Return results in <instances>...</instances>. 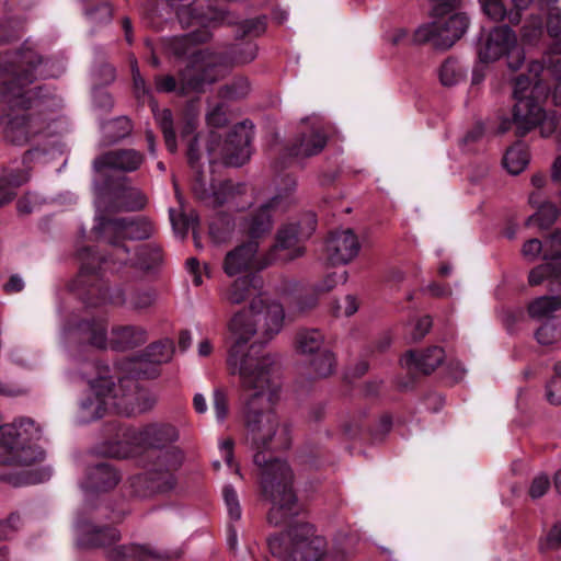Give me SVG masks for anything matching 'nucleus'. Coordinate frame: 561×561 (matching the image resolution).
Returning a JSON list of instances; mask_svg holds the SVG:
<instances>
[{
    "mask_svg": "<svg viewBox=\"0 0 561 561\" xmlns=\"http://www.w3.org/2000/svg\"><path fill=\"white\" fill-rule=\"evenodd\" d=\"M291 547L286 561H320L327 551V541L317 536L309 524L295 526L290 531Z\"/></svg>",
    "mask_w": 561,
    "mask_h": 561,
    "instance_id": "obj_12",
    "label": "nucleus"
},
{
    "mask_svg": "<svg viewBox=\"0 0 561 561\" xmlns=\"http://www.w3.org/2000/svg\"><path fill=\"white\" fill-rule=\"evenodd\" d=\"M278 198L273 197L267 204L262 205L248 220L247 232L252 240L268 233L272 229V210Z\"/></svg>",
    "mask_w": 561,
    "mask_h": 561,
    "instance_id": "obj_27",
    "label": "nucleus"
},
{
    "mask_svg": "<svg viewBox=\"0 0 561 561\" xmlns=\"http://www.w3.org/2000/svg\"><path fill=\"white\" fill-rule=\"evenodd\" d=\"M515 45V33L506 25L496 26L479 48V58L483 62L495 61L506 55Z\"/></svg>",
    "mask_w": 561,
    "mask_h": 561,
    "instance_id": "obj_19",
    "label": "nucleus"
},
{
    "mask_svg": "<svg viewBox=\"0 0 561 561\" xmlns=\"http://www.w3.org/2000/svg\"><path fill=\"white\" fill-rule=\"evenodd\" d=\"M154 301L153 293L149 290H138L131 294L129 304L134 309L142 310L149 308Z\"/></svg>",
    "mask_w": 561,
    "mask_h": 561,
    "instance_id": "obj_48",
    "label": "nucleus"
},
{
    "mask_svg": "<svg viewBox=\"0 0 561 561\" xmlns=\"http://www.w3.org/2000/svg\"><path fill=\"white\" fill-rule=\"evenodd\" d=\"M263 280L256 275H245L233 280L222 293L221 299L230 305H241L250 301L262 291Z\"/></svg>",
    "mask_w": 561,
    "mask_h": 561,
    "instance_id": "obj_21",
    "label": "nucleus"
},
{
    "mask_svg": "<svg viewBox=\"0 0 561 561\" xmlns=\"http://www.w3.org/2000/svg\"><path fill=\"white\" fill-rule=\"evenodd\" d=\"M219 448H220L221 457L224 458L225 462L229 467H234V472L237 474L241 476L239 466L234 465V462H233V442H232V439H229V438L224 439L220 443Z\"/></svg>",
    "mask_w": 561,
    "mask_h": 561,
    "instance_id": "obj_58",
    "label": "nucleus"
},
{
    "mask_svg": "<svg viewBox=\"0 0 561 561\" xmlns=\"http://www.w3.org/2000/svg\"><path fill=\"white\" fill-rule=\"evenodd\" d=\"M41 436L32 419H20L0 427V465L30 467L45 457L44 451L31 443Z\"/></svg>",
    "mask_w": 561,
    "mask_h": 561,
    "instance_id": "obj_8",
    "label": "nucleus"
},
{
    "mask_svg": "<svg viewBox=\"0 0 561 561\" xmlns=\"http://www.w3.org/2000/svg\"><path fill=\"white\" fill-rule=\"evenodd\" d=\"M444 357V350L438 346H433L422 353L408 351L402 356L401 364L408 369H413L423 374H430L443 363Z\"/></svg>",
    "mask_w": 561,
    "mask_h": 561,
    "instance_id": "obj_24",
    "label": "nucleus"
},
{
    "mask_svg": "<svg viewBox=\"0 0 561 561\" xmlns=\"http://www.w3.org/2000/svg\"><path fill=\"white\" fill-rule=\"evenodd\" d=\"M114 201L118 209L135 211L147 205L146 195L137 187L122 184L114 191Z\"/></svg>",
    "mask_w": 561,
    "mask_h": 561,
    "instance_id": "obj_29",
    "label": "nucleus"
},
{
    "mask_svg": "<svg viewBox=\"0 0 561 561\" xmlns=\"http://www.w3.org/2000/svg\"><path fill=\"white\" fill-rule=\"evenodd\" d=\"M170 219L174 232L181 237H184L187 233L190 227L197 221L196 218L190 219L181 214L176 216L174 210H170Z\"/></svg>",
    "mask_w": 561,
    "mask_h": 561,
    "instance_id": "obj_49",
    "label": "nucleus"
},
{
    "mask_svg": "<svg viewBox=\"0 0 561 561\" xmlns=\"http://www.w3.org/2000/svg\"><path fill=\"white\" fill-rule=\"evenodd\" d=\"M346 280L345 273L337 275L335 273L329 274L324 279L314 286V294L320 295L332 290L339 283Z\"/></svg>",
    "mask_w": 561,
    "mask_h": 561,
    "instance_id": "obj_52",
    "label": "nucleus"
},
{
    "mask_svg": "<svg viewBox=\"0 0 561 561\" xmlns=\"http://www.w3.org/2000/svg\"><path fill=\"white\" fill-rule=\"evenodd\" d=\"M105 229L115 234L117 239L144 240L153 232L151 222L145 218L128 220L114 219L106 222Z\"/></svg>",
    "mask_w": 561,
    "mask_h": 561,
    "instance_id": "obj_23",
    "label": "nucleus"
},
{
    "mask_svg": "<svg viewBox=\"0 0 561 561\" xmlns=\"http://www.w3.org/2000/svg\"><path fill=\"white\" fill-rule=\"evenodd\" d=\"M542 10H547V30L551 37L558 41L551 46V55L548 57L546 71L557 80H561V12L560 9L549 0H536Z\"/></svg>",
    "mask_w": 561,
    "mask_h": 561,
    "instance_id": "obj_16",
    "label": "nucleus"
},
{
    "mask_svg": "<svg viewBox=\"0 0 561 561\" xmlns=\"http://www.w3.org/2000/svg\"><path fill=\"white\" fill-rule=\"evenodd\" d=\"M119 482L117 471L108 463L100 462L87 472L85 480L81 488L88 492H106L112 490Z\"/></svg>",
    "mask_w": 561,
    "mask_h": 561,
    "instance_id": "obj_22",
    "label": "nucleus"
},
{
    "mask_svg": "<svg viewBox=\"0 0 561 561\" xmlns=\"http://www.w3.org/2000/svg\"><path fill=\"white\" fill-rule=\"evenodd\" d=\"M327 141L328 136L323 128L319 125H309L306 121L288 147V152L295 158H309L320 153Z\"/></svg>",
    "mask_w": 561,
    "mask_h": 561,
    "instance_id": "obj_14",
    "label": "nucleus"
},
{
    "mask_svg": "<svg viewBox=\"0 0 561 561\" xmlns=\"http://www.w3.org/2000/svg\"><path fill=\"white\" fill-rule=\"evenodd\" d=\"M434 21L421 25L415 31V41L417 43H432L435 47L447 49L451 47L467 31L468 18L454 10L446 12L439 16H435L432 11Z\"/></svg>",
    "mask_w": 561,
    "mask_h": 561,
    "instance_id": "obj_9",
    "label": "nucleus"
},
{
    "mask_svg": "<svg viewBox=\"0 0 561 561\" xmlns=\"http://www.w3.org/2000/svg\"><path fill=\"white\" fill-rule=\"evenodd\" d=\"M130 68H131V76H133L134 93H135L136 99L142 103L148 101L149 104L151 105V101H154L151 95V90L148 88L145 79L140 75V71H139L136 60H133L130 62Z\"/></svg>",
    "mask_w": 561,
    "mask_h": 561,
    "instance_id": "obj_38",
    "label": "nucleus"
},
{
    "mask_svg": "<svg viewBox=\"0 0 561 561\" xmlns=\"http://www.w3.org/2000/svg\"><path fill=\"white\" fill-rule=\"evenodd\" d=\"M323 334L317 329H304L296 335V348L299 353L306 355H316L323 351Z\"/></svg>",
    "mask_w": 561,
    "mask_h": 561,
    "instance_id": "obj_30",
    "label": "nucleus"
},
{
    "mask_svg": "<svg viewBox=\"0 0 561 561\" xmlns=\"http://www.w3.org/2000/svg\"><path fill=\"white\" fill-rule=\"evenodd\" d=\"M561 308V297H539L528 307L531 318L543 319L550 317L556 310Z\"/></svg>",
    "mask_w": 561,
    "mask_h": 561,
    "instance_id": "obj_34",
    "label": "nucleus"
},
{
    "mask_svg": "<svg viewBox=\"0 0 561 561\" xmlns=\"http://www.w3.org/2000/svg\"><path fill=\"white\" fill-rule=\"evenodd\" d=\"M550 488V480L546 474H538L534 478L530 488L529 495L533 499L541 497Z\"/></svg>",
    "mask_w": 561,
    "mask_h": 561,
    "instance_id": "obj_55",
    "label": "nucleus"
},
{
    "mask_svg": "<svg viewBox=\"0 0 561 561\" xmlns=\"http://www.w3.org/2000/svg\"><path fill=\"white\" fill-rule=\"evenodd\" d=\"M558 216V209L556 206L546 202L539 205L538 211L529 218L530 221H534L541 228H548L550 225L554 222Z\"/></svg>",
    "mask_w": 561,
    "mask_h": 561,
    "instance_id": "obj_40",
    "label": "nucleus"
},
{
    "mask_svg": "<svg viewBox=\"0 0 561 561\" xmlns=\"http://www.w3.org/2000/svg\"><path fill=\"white\" fill-rule=\"evenodd\" d=\"M529 162V154L525 146L520 142L512 146L505 153L503 163L511 174H519L525 170Z\"/></svg>",
    "mask_w": 561,
    "mask_h": 561,
    "instance_id": "obj_32",
    "label": "nucleus"
},
{
    "mask_svg": "<svg viewBox=\"0 0 561 561\" xmlns=\"http://www.w3.org/2000/svg\"><path fill=\"white\" fill-rule=\"evenodd\" d=\"M484 13L494 21L505 18L506 9L501 0H488L482 5Z\"/></svg>",
    "mask_w": 561,
    "mask_h": 561,
    "instance_id": "obj_50",
    "label": "nucleus"
},
{
    "mask_svg": "<svg viewBox=\"0 0 561 561\" xmlns=\"http://www.w3.org/2000/svg\"><path fill=\"white\" fill-rule=\"evenodd\" d=\"M432 327V319L427 316L416 320L411 332V339L414 342L422 340Z\"/></svg>",
    "mask_w": 561,
    "mask_h": 561,
    "instance_id": "obj_56",
    "label": "nucleus"
},
{
    "mask_svg": "<svg viewBox=\"0 0 561 561\" xmlns=\"http://www.w3.org/2000/svg\"><path fill=\"white\" fill-rule=\"evenodd\" d=\"M316 229L313 216H307L297 224H289L279 229L276 243L271 250V261H291L304 254L301 243L308 239Z\"/></svg>",
    "mask_w": 561,
    "mask_h": 561,
    "instance_id": "obj_10",
    "label": "nucleus"
},
{
    "mask_svg": "<svg viewBox=\"0 0 561 561\" xmlns=\"http://www.w3.org/2000/svg\"><path fill=\"white\" fill-rule=\"evenodd\" d=\"M334 354L328 350L317 353L310 362V367L316 377L324 378L330 376L335 369Z\"/></svg>",
    "mask_w": 561,
    "mask_h": 561,
    "instance_id": "obj_36",
    "label": "nucleus"
},
{
    "mask_svg": "<svg viewBox=\"0 0 561 561\" xmlns=\"http://www.w3.org/2000/svg\"><path fill=\"white\" fill-rule=\"evenodd\" d=\"M440 82L450 87L456 84L462 78V71L455 60H446L439 70Z\"/></svg>",
    "mask_w": 561,
    "mask_h": 561,
    "instance_id": "obj_42",
    "label": "nucleus"
},
{
    "mask_svg": "<svg viewBox=\"0 0 561 561\" xmlns=\"http://www.w3.org/2000/svg\"><path fill=\"white\" fill-rule=\"evenodd\" d=\"M543 70L545 67L539 61H531L528 65L531 78L522 75L515 80L513 95L516 104L513 123L518 136L526 135L545 119L546 114L540 103L548 96L549 88L537 80Z\"/></svg>",
    "mask_w": 561,
    "mask_h": 561,
    "instance_id": "obj_7",
    "label": "nucleus"
},
{
    "mask_svg": "<svg viewBox=\"0 0 561 561\" xmlns=\"http://www.w3.org/2000/svg\"><path fill=\"white\" fill-rule=\"evenodd\" d=\"M213 408L216 419L222 422L228 415V398L227 393L221 389H215L213 393Z\"/></svg>",
    "mask_w": 561,
    "mask_h": 561,
    "instance_id": "obj_45",
    "label": "nucleus"
},
{
    "mask_svg": "<svg viewBox=\"0 0 561 561\" xmlns=\"http://www.w3.org/2000/svg\"><path fill=\"white\" fill-rule=\"evenodd\" d=\"M222 495L230 518L232 520H239L241 518V506L234 488L230 484L225 485Z\"/></svg>",
    "mask_w": 561,
    "mask_h": 561,
    "instance_id": "obj_44",
    "label": "nucleus"
},
{
    "mask_svg": "<svg viewBox=\"0 0 561 561\" xmlns=\"http://www.w3.org/2000/svg\"><path fill=\"white\" fill-rule=\"evenodd\" d=\"M176 14L181 23L186 25H192L193 21H197L198 23H203V15L198 13L195 8H193V3L188 5L181 7L176 9Z\"/></svg>",
    "mask_w": 561,
    "mask_h": 561,
    "instance_id": "obj_51",
    "label": "nucleus"
},
{
    "mask_svg": "<svg viewBox=\"0 0 561 561\" xmlns=\"http://www.w3.org/2000/svg\"><path fill=\"white\" fill-rule=\"evenodd\" d=\"M285 310L283 305L267 294L254 297L248 309L236 312L229 321L228 328L233 337L227 355V369L230 375H240L247 370L251 375L267 373L278 376V362L274 354L261 352L255 344L248 346L252 337L257 336L262 343L273 340L283 329Z\"/></svg>",
    "mask_w": 561,
    "mask_h": 561,
    "instance_id": "obj_3",
    "label": "nucleus"
},
{
    "mask_svg": "<svg viewBox=\"0 0 561 561\" xmlns=\"http://www.w3.org/2000/svg\"><path fill=\"white\" fill-rule=\"evenodd\" d=\"M359 249V241L351 229L331 232L325 243L328 260L334 265L350 263Z\"/></svg>",
    "mask_w": 561,
    "mask_h": 561,
    "instance_id": "obj_15",
    "label": "nucleus"
},
{
    "mask_svg": "<svg viewBox=\"0 0 561 561\" xmlns=\"http://www.w3.org/2000/svg\"><path fill=\"white\" fill-rule=\"evenodd\" d=\"M145 157L135 149H118L108 151L96 158L93 167L96 171L113 169L123 172H133L139 169Z\"/></svg>",
    "mask_w": 561,
    "mask_h": 561,
    "instance_id": "obj_20",
    "label": "nucleus"
},
{
    "mask_svg": "<svg viewBox=\"0 0 561 561\" xmlns=\"http://www.w3.org/2000/svg\"><path fill=\"white\" fill-rule=\"evenodd\" d=\"M358 309L357 299L354 296H346L342 305H337L334 309L336 316H353Z\"/></svg>",
    "mask_w": 561,
    "mask_h": 561,
    "instance_id": "obj_59",
    "label": "nucleus"
},
{
    "mask_svg": "<svg viewBox=\"0 0 561 561\" xmlns=\"http://www.w3.org/2000/svg\"><path fill=\"white\" fill-rule=\"evenodd\" d=\"M76 530L77 542L83 548H110L121 539V535L117 529L113 527H98L82 518H78Z\"/></svg>",
    "mask_w": 561,
    "mask_h": 561,
    "instance_id": "obj_18",
    "label": "nucleus"
},
{
    "mask_svg": "<svg viewBox=\"0 0 561 561\" xmlns=\"http://www.w3.org/2000/svg\"><path fill=\"white\" fill-rule=\"evenodd\" d=\"M21 526V516L16 513H12L5 520L0 522V538L10 539Z\"/></svg>",
    "mask_w": 561,
    "mask_h": 561,
    "instance_id": "obj_47",
    "label": "nucleus"
},
{
    "mask_svg": "<svg viewBox=\"0 0 561 561\" xmlns=\"http://www.w3.org/2000/svg\"><path fill=\"white\" fill-rule=\"evenodd\" d=\"M538 343L542 345H550L557 337V330L550 323H545L541 325L535 334Z\"/></svg>",
    "mask_w": 561,
    "mask_h": 561,
    "instance_id": "obj_57",
    "label": "nucleus"
},
{
    "mask_svg": "<svg viewBox=\"0 0 561 561\" xmlns=\"http://www.w3.org/2000/svg\"><path fill=\"white\" fill-rule=\"evenodd\" d=\"M557 264L558 261H550L531 270L528 276L529 284L536 286L549 277H554L561 283V259L560 266H557Z\"/></svg>",
    "mask_w": 561,
    "mask_h": 561,
    "instance_id": "obj_37",
    "label": "nucleus"
},
{
    "mask_svg": "<svg viewBox=\"0 0 561 561\" xmlns=\"http://www.w3.org/2000/svg\"><path fill=\"white\" fill-rule=\"evenodd\" d=\"M506 55L508 59V67L512 70H518L525 60L524 51L515 45Z\"/></svg>",
    "mask_w": 561,
    "mask_h": 561,
    "instance_id": "obj_64",
    "label": "nucleus"
},
{
    "mask_svg": "<svg viewBox=\"0 0 561 561\" xmlns=\"http://www.w3.org/2000/svg\"><path fill=\"white\" fill-rule=\"evenodd\" d=\"M85 14L94 23H104L112 19V8L108 3H102L95 9L88 10Z\"/></svg>",
    "mask_w": 561,
    "mask_h": 561,
    "instance_id": "obj_54",
    "label": "nucleus"
},
{
    "mask_svg": "<svg viewBox=\"0 0 561 561\" xmlns=\"http://www.w3.org/2000/svg\"><path fill=\"white\" fill-rule=\"evenodd\" d=\"M433 12L435 16H439L446 12L457 10L460 5L459 0H432Z\"/></svg>",
    "mask_w": 561,
    "mask_h": 561,
    "instance_id": "obj_61",
    "label": "nucleus"
},
{
    "mask_svg": "<svg viewBox=\"0 0 561 561\" xmlns=\"http://www.w3.org/2000/svg\"><path fill=\"white\" fill-rule=\"evenodd\" d=\"M179 438V432L172 424L153 423L141 428H128L123 439L110 443L106 453L115 458H128L147 449L156 457L153 469L157 472L173 471L182 463V453L176 447H168Z\"/></svg>",
    "mask_w": 561,
    "mask_h": 561,
    "instance_id": "obj_4",
    "label": "nucleus"
},
{
    "mask_svg": "<svg viewBox=\"0 0 561 561\" xmlns=\"http://www.w3.org/2000/svg\"><path fill=\"white\" fill-rule=\"evenodd\" d=\"M38 198L31 194L26 193L23 195L16 203L18 213L22 216H26L32 214L39 206Z\"/></svg>",
    "mask_w": 561,
    "mask_h": 561,
    "instance_id": "obj_53",
    "label": "nucleus"
},
{
    "mask_svg": "<svg viewBox=\"0 0 561 561\" xmlns=\"http://www.w3.org/2000/svg\"><path fill=\"white\" fill-rule=\"evenodd\" d=\"M542 250L545 251L543 259L546 261L561 260V231L553 232L545 244L538 239L526 241L522 252L525 257L534 261Z\"/></svg>",
    "mask_w": 561,
    "mask_h": 561,
    "instance_id": "obj_25",
    "label": "nucleus"
},
{
    "mask_svg": "<svg viewBox=\"0 0 561 561\" xmlns=\"http://www.w3.org/2000/svg\"><path fill=\"white\" fill-rule=\"evenodd\" d=\"M147 339V331L144 328L124 325L113 328L111 343L115 350L126 351L144 344Z\"/></svg>",
    "mask_w": 561,
    "mask_h": 561,
    "instance_id": "obj_26",
    "label": "nucleus"
},
{
    "mask_svg": "<svg viewBox=\"0 0 561 561\" xmlns=\"http://www.w3.org/2000/svg\"><path fill=\"white\" fill-rule=\"evenodd\" d=\"M154 84L159 92H171L176 88V81L172 76H158L154 78Z\"/></svg>",
    "mask_w": 561,
    "mask_h": 561,
    "instance_id": "obj_63",
    "label": "nucleus"
},
{
    "mask_svg": "<svg viewBox=\"0 0 561 561\" xmlns=\"http://www.w3.org/2000/svg\"><path fill=\"white\" fill-rule=\"evenodd\" d=\"M150 107H151V111L154 115L157 123L159 124V126L163 133L164 141H165V146H167L168 150L172 153L175 152L176 151V139H175V133L173 129V121H172L171 111L168 108L159 111L158 104L156 101H151Z\"/></svg>",
    "mask_w": 561,
    "mask_h": 561,
    "instance_id": "obj_31",
    "label": "nucleus"
},
{
    "mask_svg": "<svg viewBox=\"0 0 561 561\" xmlns=\"http://www.w3.org/2000/svg\"><path fill=\"white\" fill-rule=\"evenodd\" d=\"M80 330L83 331L89 339L91 345L104 348L106 345V329L102 323H84L80 325Z\"/></svg>",
    "mask_w": 561,
    "mask_h": 561,
    "instance_id": "obj_41",
    "label": "nucleus"
},
{
    "mask_svg": "<svg viewBox=\"0 0 561 561\" xmlns=\"http://www.w3.org/2000/svg\"><path fill=\"white\" fill-rule=\"evenodd\" d=\"M193 192L196 197L204 202L208 207L216 208L226 203H233L236 207H239L240 205L236 202V198L239 195L245 194L248 192V186L243 183L226 181L217 188L208 190L206 187V183L198 178L193 184Z\"/></svg>",
    "mask_w": 561,
    "mask_h": 561,
    "instance_id": "obj_13",
    "label": "nucleus"
},
{
    "mask_svg": "<svg viewBox=\"0 0 561 561\" xmlns=\"http://www.w3.org/2000/svg\"><path fill=\"white\" fill-rule=\"evenodd\" d=\"M195 43L194 34H185L170 38L167 44L171 54L178 57L190 55L192 58L190 66L181 75L182 93L203 91L207 84L222 78L229 68L226 57L208 50H194Z\"/></svg>",
    "mask_w": 561,
    "mask_h": 561,
    "instance_id": "obj_6",
    "label": "nucleus"
},
{
    "mask_svg": "<svg viewBox=\"0 0 561 561\" xmlns=\"http://www.w3.org/2000/svg\"><path fill=\"white\" fill-rule=\"evenodd\" d=\"M556 374L546 387V397L553 405L561 404V362L554 367Z\"/></svg>",
    "mask_w": 561,
    "mask_h": 561,
    "instance_id": "obj_43",
    "label": "nucleus"
},
{
    "mask_svg": "<svg viewBox=\"0 0 561 561\" xmlns=\"http://www.w3.org/2000/svg\"><path fill=\"white\" fill-rule=\"evenodd\" d=\"M174 352V344L171 340H163L150 344L146 348L145 357L148 362L153 364L167 363L172 358Z\"/></svg>",
    "mask_w": 561,
    "mask_h": 561,
    "instance_id": "obj_35",
    "label": "nucleus"
},
{
    "mask_svg": "<svg viewBox=\"0 0 561 561\" xmlns=\"http://www.w3.org/2000/svg\"><path fill=\"white\" fill-rule=\"evenodd\" d=\"M47 65L48 60L28 46L0 54V78H9L0 84V95L5 103L0 123L4 138L13 145L24 146L36 136L47 137L54 133L53 118L28 113L51 95L44 85L33 87L37 79L50 76Z\"/></svg>",
    "mask_w": 561,
    "mask_h": 561,
    "instance_id": "obj_2",
    "label": "nucleus"
},
{
    "mask_svg": "<svg viewBox=\"0 0 561 561\" xmlns=\"http://www.w3.org/2000/svg\"><path fill=\"white\" fill-rule=\"evenodd\" d=\"M265 18H256L248 20L243 23V32L247 35L259 36L265 32Z\"/></svg>",
    "mask_w": 561,
    "mask_h": 561,
    "instance_id": "obj_60",
    "label": "nucleus"
},
{
    "mask_svg": "<svg viewBox=\"0 0 561 561\" xmlns=\"http://www.w3.org/2000/svg\"><path fill=\"white\" fill-rule=\"evenodd\" d=\"M113 561H158L160 556L152 549L137 545H122L107 550Z\"/></svg>",
    "mask_w": 561,
    "mask_h": 561,
    "instance_id": "obj_28",
    "label": "nucleus"
},
{
    "mask_svg": "<svg viewBox=\"0 0 561 561\" xmlns=\"http://www.w3.org/2000/svg\"><path fill=\"white\" fill-rule=\"evenodd\" d=\"M28 180L27 174H5L0 176V208L10 204L16 196L15 190Z\"/></svg>",
    "mask_w": 561,
    "mask_h": 561,
    "instance_id": "obj_33",
    "label": "nucleus"
},
{
    "mask_svg": "<svg viewBox=\"0 0 561 561\" xmlns=\"http://www.w3.org/2000/svg\"><path fill=\"white\" fill-rule=\"evenodd\" d=\"M90 383L95 398L82 401L83 422L102 417L107 409L125 415L145 410L139 403L144 393L138 389L137 381L133 377H123L116 385L111 377L100 376Z\"/></svg>",
    "mask_w": 561,
    "mask_h": 561,
    "instance_id": "obj_5",
    "label": "nucleus"
},
{
    "mask_svg": "<svg viewBox=\"0 0 561 561\" xmlns=\"http://www.w3.org/2000/svg\"><path fill=\"white\" fill-rule=\"evenodd\" d=\"M233 367L240 369L236 365ZM239 371L240 375L236 376L245 397L243 415L248 439L255 449L253 462L260 469L263 496L272 504L267 519L278 526L298 513L291 469L285 461L265 454L270 450L286 449L291 442L288 425L280 424L272 409L278 400L279 376H271L267 373L251 375L244 369Z\"/></svg>",
    "mask_w": 561,
    "mask_h": 561,
    "instance_id": "obj_1",
    "label": "nucleus"
},
{
    "mask_svg": "<svg viewBox=\"0 0 561 561\" xmlns=\"http://www.w3.org/2000/svg\"><path fill=\"white\" fill-rule=\"evenodd\" d=\"M250 91V83L245 78H237L231 83L226 84L219 91L224 99L238 100L248 95Z\"/></svg>",
    "mask_w": 561,
    "mask_h": 561,
    "instance_id": "obj_39",
    "label": "nucleus"
},
{
    "mask_svg": "<svg viewBox=\"0 0 561 561\" xmlns=\"http://www.w3.org/2000/svg\"><path fill=\"white\" fill-rule=\"evenodd\" d=\"M256 45L253 43H244L242 46L233 49L232 61L237 64H248L256 57Z\"/></svg>",
    "mask_w": 561,
    "mask_h": 561,
    "instance_id": "obj_46",
    "label": "nucleus"
},
{
    "mask_svg": "<svg viewBox=\"0 0 561 561\" xmlns=\"http://www.w3.org/2000/svg\"><path fill=\"white\" fill-rule=\"evenodd\" d=\"M259 243L250 240L227 252L222 261V270L229 277L245 273L261 266L257 259Z\"/></svg>",
    "mask_w": 561,
    "mask_h": 561,
    "instance_id": "obj_17",
    "label": "nucleus"
},
{
    "mask_svg": "<svg viewBox=\"0 0 561 561\" xmlns=\"http://www.w3.org/2000/svg\"><path fill=\"white\" fill-rule=\"evenodd\" d=\"M227 114L221 105H217L207 114V123L213 127H221L227 123Z\"/></svg>",
    "mask_w": 561,
    "mask_h": 561,
    "instance_id": "obj_62",
    "label": "nucleus"
},
{
    "mask_svg": "<svg viewBox=\"0 0 561 561\" xmlns=\"http://www.w3.org/2000/svg\"><path fill=\"white\" fill-rule=\"evenodd\" d=\"M252 138V126H248L245 122L237 125L220 146L218 158L227 165L240 167L244 164L250 159ZM208 150L210 154L217 158V149L213 145L209 146Z\"/></svg>",
    "mask_w": 561,
    "mask_h": 561,
    "instance_id": "obj_11",
    "label": "nucleus"
}]
</instances>
